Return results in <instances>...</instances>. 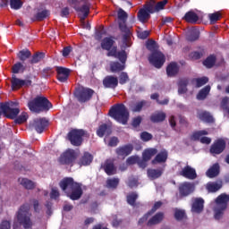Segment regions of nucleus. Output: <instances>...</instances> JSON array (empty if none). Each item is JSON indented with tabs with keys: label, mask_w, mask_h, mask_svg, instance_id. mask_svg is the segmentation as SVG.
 Listing matches in <instances>:
<instances>
[{
	"label": "nucleus",
	"mask_w": 229,
	"mask_h": 229,
	"mask_svg": "<svg viewBox=\"0 0 229 229\" xmlns=\"http://www.w3.org/2000/svg\"><path fill=\"white\" fill-rule=\"evenodd\" d=\"M210 85H207L203 89H201L197 94V99H199V101H203L204 99H207V96L210 94Z\"/></svg>",
	"instance_id": "obj_39"
},
{
	"label": "nucleus",
	"mask_w": 229,
	"mask_h": 229,
	"mask_svg": "<svg viewBox=\"0 0 229 229\" xmlns=\"http://www.w3.org/2000/svg\"><path fill=\"white\" fill-rule=\"evenodd\" d=\"M217 57L215 55H210L203 61V65L207 67V69H212L216 65V62Z\"/></svg>",
	"instance_id": "obj_42"
},
{
	"label": "nucleus",
	"mask_w": 229,
	"mask_h": 229,
	"mask_svg": "<svg viewBox=\"0 0 229 229\" xmlns=\"http://www.w3.org/2000/svg\"><path fill=\"white\" fill-rule=\"evenodd\" d=\"M132 151H133V146L131 144L123 145L115 149L116 155L118 157H123V158H126V157H128L129 155H131Z\"/></svg>",
	"instance_id": "obj_23"
},
{
	"label": "nucleus",
	"mask_w": 229,
	"mask_h": 229,
	"mask_svg": "<svg viewBox=\"0 0 229 229\" xmlns=\"http://www.w3.org/2000/svg\"><path fill=\"white\" fill-rule=\"evenodd\" d=\"M84 1L85 0H67V3L70 6H72V8H73V10H76Z\"/></svg>",
	"instance_id": "obj_57"
},
{
	"label": "nucleus",
	"mask_w": 229,
	"mask_h": 229,
	"mask_svg": "<svg viewBox=\"0 0 229 229\" xmlns=\"http://www.w3.org/2000/svg\"><path fill=\"white\" fill-rule=\"evenodd\" d=\"M226 149V141L223 139H218L213 142L209 148V153L216 157V155H221Z\"/></svg>",
	"instance_id": "obj_12"
},
{
	"label": "nucleus",
	"mask_w": 229,
	"mask_h": 229,
	"mask_svg": "<svg viewBox=\"0 0 229 229\" xmlns=\"http://www.w3.org/2000/svg\"><path fill=\"white\" fill-rule=\"evenodd\" d=\"M117 85H119V79L114 75H107L103 80L105 89H116Z\"/></svg>",
	"instance_id": "obj_21"
},
{
	"label": "nucleus",
	"mask_w": 229,
	"mask_h": 229,
	"mask_svg": "<svg viewBox=\"0 0 229 229\" xmlns=\"http://www.w3.org/2000/svg\"><path fill=\"white\" fill-rule=\"evenodd\" d=\"M28 121V113H21L18 117L16 116L14 123L15 124H23Z\"/></svg>",
	"instance_id": "obj_52"
},
{
	"label": "nucleus",
	"mask_w": 229,
	"mask_h": 229,
	"mask_svg": "<svg viewBox=\"0 0 229 229\" xmlns=\"http://www.w3.org/2000/svg\"><path fill=\"white\" fill-rule=\"evenodd\" d=\"M128 205H131V207H135V203L137 199H139V194L137 192H131L126 197Z\"/></svg>",
	"instance_id": "obj_48"
},
{
	"label": "nucleus",
	"mask_w": 229,
	"mask_h": 229,
	"mask_svg": "<svg viewBox=\"0 0 229 229\" xmlns=\"http://www.w3.org/2000/svg\"><path fill=\"white\" fill-rule=\"evenodd\" d=\"M151 104L147 100H140L130 106L131 112H142L143 106H150Z\"/></svg>",
	"instance_id": "obj_29"
},
{
	"label": "nucleus",
	"mask_w": 229,
	"mask_h": 229,
	"mask_svg": "<svg viewBox=\"0 0 229 229\" xmlns=\"http://www.w3.org/2000/svg\"><path fill=\"white\" fill-rule=\"evenodd\" d=\"M229 195L225 193L220 194L216 199V208L214 209L215 212V219L219 220L223 217V214H225V210H226L228 207Z\"/></svg>",
	"instance_id": "obj_7"
},
{
	"label": "nucleus",
	"mask_w": 229,
	"mask_h": 229,
	"mask_svg": "<svg viewBox=\"0 0 229 229\" xmlns=\"http://www.w3.org/2000/svg\"><path fill=\"white\" fill-rule=\"evenodd\" d=\"M179 71H180V68H178V64L174 62L170 63L166 67V74L167 76H169V78H173V76H176Z\"/></svg>",
	"instance_id": "obj_34"
},
{
	"label": "nucleus",
	"mask_w": 229,
	"mask_h": 229,
	"mask_svg": "<svg viewBox=\"0 0 229 229\" xmlns=\"http://www.w3.org/2000/svg\"><path fill=\"white\" fill-rule=\"evenodd\" d=\"M30 112L40 114V112H49L50 108H53V104L46 97H36L33 100L28 103Z\"/></svg>",
	"instance_id": "obj_5"
},
{
	"label": "nucleus",
	"mask_w": 229,
	"mask_h": 229,
	"mask_svg": "<svg viewBox=\"0 0 229 229\" xmlns=\"http://www.w3.org/2000/svg\"><path fill=\"white\" fill-rule=\"evenodd\" d=\"M140 139L143 140V142H148V140L153 139V135L148 131H143L140 133Z\"/></svg>",
	"instance_id": "obj_60"
},
{
	"label": "nucleus",
	"mask_w": 229,
	"mask_h": 229,
	"mask_svg": "<svg viewBox=\"0 0 229 229\" xmlns=\"http://www.w3.org/2000/svg\"><path fill=\"white\" fill-rule=\"evenodd\" d=\"M51 74H53V68L47 67V68L43 69V71H42L43 78H49V76H51Z\"/></svg>",
	"instance_id": "obj_61"
},
{
	"label": "nucleus",
	"mask_w": 229,
	"mask_h": 229,
	"mask_svg": "<svg viewBox=\"0 0 229 229\" xmlns=\"http://www.w3.org/2000/svg\"><path fill=\"white\" fill-rule=\"evenodd\" d=\"M106 56H114V58H118V60L121 62H111V72H121V71H124L126 68V60H128L126 50L117 52V47H114L111 51L107 52Z\"/></svg>",
	"instance_id": "obj_4"
},
{
	"label": "nucleus",
	"mask_w": 229,
	"mask_h": 229,
	"mask_svg": "<svg viewBox=\"0 0 229 229\" xmlns=\"http://www.w3.org/2000/svg\"><path fill=\"white\" fill-rule=\"evenodd\" d=\"M162 221H164V213L157 212L148 221L147 226H155L156 225H160Z\"/></svg>",
	"instance_id": "obj_27"
},
{
	"label": "nucleus",
	"mask_w": 229,
	"mask_h": 229,
	"mask_svg": "<svg viewBox=\"0 0 229 229\" xmlns=\"http://www.w3.org/2000/svg\"><path fill=\"white\" fill-rule=\"evenodd\" d=\"M158 153V150L157 148H148L145 149L143 154H142V158L145 162H149V159L152 157H155Z\"/></svg>",
	"instance_id": "obj_41"
},
{
	"label": "nucleus",
	"mask_w": 229,
	"mask_h": 229,
	"mask_svg": "<svg viewBox=\"0 0 229 229\" xmlns=\"http://www.w3.org/2000/svg\"><path fill=\"white\" fill-rule=\"evenodd\" d=\"M45 54L42 52H38L32 55V58L29 61V63L31 65H34V64H38V62H41L44 58Z\"/></svg>",
	"instance_id": "obj_47"
},
{
	"label": "nucleus",
	"mask_w": 229,
	"mask_h": 229,
	"mask_svg": "<svg viewBox=\"0 0 229 229\" xmlns=\"http://www.w3.org/2000/svg\"><path fill=\"white\" fill-rule=\"evenodd\" d=\"M56 79L60 83H67L69 76H71V69L65 68L64 66L55 67Z\"/></svg>",
	"instance_id": "obj_15"
},
{
	"label": "nucleus",
	"mask_w": 229,
	"mask_h": 229,
	"mask_svg": "<svg viewBox=\"0 0 229 229\" xmlns=\"http://www.w3.org/2000/svg\"><path fill=\"white\" fill-rule=\"evenodd\" d=\"M189 78L180 79L178 81V94H186L187 86L189 85Z\"/></svg>",
	"instance_id": "obj_37"
},
{
	"label": "nucleus",
	"mask_w": 229,
	"mask_h": 229,
	"mask_svg": "<svg viewBox=\"0 0 229 229\" xmlns=\"http://www.w3.org/2000/svg\"><path fill=\"white\" fill-rule=\"evenodd\" d=\"M195 81L197 89H199L200 87H203V85L208 83V77L197 78L195 79Z\"/></svg>",
	"instance_id": "obj_55"
},
{
	"label": "nucleus",
	"mask_w": 229,
	"mask_h": 229,
	"mask_svg": "<svg viewBox=\"0 0 229 229\" xmlns=\"http://www.w3.org/2000/svg\"><path fill=\"white\" fill-rule=\"evenodd\" d=\"M180 176L187 178V180H196L198 178V174L196 169L192 168L191 165H187L182 171L179 172Z\"/></svg>",
	"instance_id": "obj_18"
},
{
	"label": "nucleus",
	"mask_w": 229,
	"mask_h": 229,
	"mask_svg": "<svg viewBox=\"0 0 229 229\" xmlns=\"http://www.w3.org/2000/svg\"><path fill=\"white\" fill-rule=\"evenodd\" d=\"M94 157L89 152L84 153V155L81 157V158L79 161V165H90L92 164V160Z\"/></svg>",
	"instance_id": "obj_40"
},
{
	"label": "nucleus",
	"mask_w": 229,
	"mask_h": 229,
	"mask_svg": "<svg viewBox=\"0 0 229 229\" xmlns=\"http://www.w3.org/2000/svg\"><path fill=\"white\" fill-rule=\"evenodd\" d=\"M112 134V127L106 123H103L98 126L97 130L98 137L103 138L105 135H111Z\"/></svg>",
	"instance_id": "obj_26"
},
{
	"label": "nucleus",
	"mask_w": 229,
	"mask_h": 229,
	"mask_svg": "<svg viewBox=\"0 0 229 229\" xmlns=\"http://www.w3.org/2000/svg\"><path fill=\"white\" fill-rule=\"evenodd\" d=\"M108 115L120 124L126 125L128 124V121H130V111H128V107L124 104L114 105L109 109Z\"/></svg>",
	"instance_id": "obj_3"
},
{
	"label": "nucleus",
	"mask_w": 229,
	"mask_h": 229,
	"mask_svg": "<svg viewBox=\"0 0 229 229\" xmlns=\"http://www.w3.org/2000/svg\"><path fill=\"white\" fill-rule=\"evenodd\" d=\"M50 198H51V199H58V198H60V191H58V190L53 188L50 192Z\"/></svg>",
	"instance_id": "obj_63"
},
{
	"label": "nucleus",
	"mask_w": 229,
	"mask_h": 229,
	"mask_svg": "<svg viewBox=\"0 0 229 229\" xmlns=\"http://www.w3.org/2000/svg\"><path fill=\"white\" fill-rule=\"evenodd\" d=\"M167 115L162 111H157L150 115V121L154 123H164Z\"/></svg>",
	"instance_id": "obj_28"
},
{
	"label": "nucleus",
	"mask_w": 229,
	"mask_h": 229,
	"mask_svg": "<svg viewBox=\"0 0 229 229\" xmlns=\"http://www.w3.org/2000/svg\"><path fill=\"white\" fill-rule=\"evenodd\" d=\"M203 135H208V131L203 130V131H194L190 139L191 140H200L201 137H203Z\"/></svg>",
	"instance_id": "obj_49"
},
{
	"label": "nucleus",
	"mask_w": 229,
	"mask_h": 229,
	"mask_svg": "<svg viewBox=\"0 0 229 229\" xmlns=\"http://www.w3.org/2000/svg\"><path fill=\"white\" fill-rule=\"evenodd\" d=\"M49 15H50V13L48 10L39 11L31 18V21L32 22H37V21L40 22L44 21V19H47Z\"/></svg>",
	"instance_id": "obj_33"
},
{
	"label": "nucleus",
	"mask_w": 229,
	"mask_h": 229,
	"mask_svg": "<svg viewBox=\"0 0 229 229\" xmlns=\"http://www.w3.org/2000/svg\"><path fill=\"white\" fill-rule=\"evenodd\" d=\"M2 113L7 119H16L19 115L21 110L19 108H12L10 107L9 103L2 104L1 105Z\"/></svg>",
	"instance_id": "obj_13"
},
{
	"label": "nucleus",
	"mask_w": 229,
	"mask_h": 229,
	"mask_svg": "<svg viewBox=\"0 0 229 229\" xmlns=\"http://www.w3.org/2000/svg\"><path fill=\"white\" fill-rule=\"evenodd\" d=\"M168 3V0H163L160 1L157 4V1L155 0H150L148 1V11L151 13H157L160 12V10H164L165 8V4Z\"/></svg>",
	"instance_id": "obj_22"
},
{
	"label": "nucleus",
	"mask_w": 229,
	"mask_h": 229,
	"mask_svg": "<svg viewBox=\"0 0 229 229\" xmlns=\"http://www.w3.org/2000/svg\"><path fill=\"white\" fill-rule=\"evenodd\" d=\"M96 91L90 88L79 87L75 89L74 97L79 103H89L92 99Z\"/></svg>",
	"instance_id": "obj_8"
},
{
	"label": "nucleus",
	"mask_w": 229,
	"mask_h": 229,
	"mask_svg": "<svg viewBox=\"0 0 229 229\" xmlns=\"http://www.w3.org/2000/svg\"><path fill=\"white\" fill-rule=\"evenodd\" d=\"M26 71V66H24L21 62L16 63L12 67V72L13 74H19V72H24Z\"/></svg>",
	"instance_id": "obj_50"
},
{
	"label": "nucleus",
	"mask_w": 229,
	"mask_h": 229,
	"mask_svg": "<svg viewBox=\"0 0 229 229\" xmlns=\"http://www.w3.org/2000/svg\"><path fill=\"white\" fill-rule=\"evenodd\" d=\"M12 228V225L8 220H4L0 224V229H10Z\"/></svg>",
	"instance_id": "obj_64"
},
{
	"label": "nucleus",
	"mask_w": 229,
	"mask_h": 229,
	"mask_svg": "<svg viewBox=\"0 0 229 229\" xmlns=\"http://www.w3.org/2000/svg\"><path fill=\"white\" fill-rule=\"evenodd\" d=\"M75 11L83 13L82 19H87V17H89V13H90V5L85 3L82 6H79V8L75 9Z\"/></svg>",
	"instance_id": "obj_44"
},
{
	"label": "nucleus",
	"mask_w": 229,
	"mask_h": 229,
	"mask_svg": "<svg viewBox=\"0 0 229 229\" xmlns=\"http://www.w3.org/2000/svg\"><path fill=\"white\" fill-rule=\"evenodd\" d=\"M168 157L169 153L167 152V150L163 149L157 154L155 158L151 161V164L153 165H157V164H165V162H167Z\"/></svg>",
	"instance_id": "obj_24"
},
{
	"label": "nucleus",
	"mask_w": 229,
	"mask_h": 229,
	"mask_svg": "<svg viewBox=\"0 0 229 229\" xmlns=\"http://www.w3.org/2000/svg\"><path fill=\"white\" fill-rule=\"evenodd\" d=\"M118 17V28L123 33V42H128L130 37H131V31L128 25L126 24L128 21V13L124 11L123 8H119L117 11Z\"/></svg>",
	"instance_id": "obj_6"
},
{
	"label": "nucleus",
	"mask_w": 229,
	"mask_h": 229,
	"mask_svg": "<svg viewBox=\"0 0 229 229\" xmlns=\"http://www.w3.org/2000/svg\"><path fill=\"white\" fill-rule=\"evenodd\" d=\"M147 174H148V178H150L151 180H157V178H160V176H162V174H164V168L148 169L147 171Z\"/></svg>",
	"instance_id": "obj_38"
},
{
	"label": "nucleus",
	"mask_w": 229,
	"mask_h": 229,
	"mask_svg": "<svg viewBox=\"0 0 229 229\" xmlns=\"http://www.w3.org/2000/svg\"><path fill=\"white\" fill-rule=\"evenodd\" d=\"M47 126H49V121L46 118H38L34 120L33 128L37 133H43Z\"/></svg>",
	"instance_id": "obj_19"
},
{
	"label": "nucleus",
	"mask_w": 229,
	"mask_h": 229,
	"mask_svg": "<svg viewBox=\"0 0 229 229\" xmlns=\"http://www.w3.org/2000/svg\"><path fill=\"white\" fill-rule=\"evenodd\" d=\"M102 169L107 176H114V174H117V167H115V165L114 164V159H106L102 165Z\"/></svg>",
	"instance_id": "obj_20"
},
{
	"label": "nucleus",
	"mask_w": 229,
	"mask_h": 229,
	"mask_svg": "<svg viewBox=\"0 0 229 229\" xmlns=\"http://www.w3.org/2000/svg\"><path fill=\"white\" fill-rule=\"evenodd\" d=\"M83 137H85V130L72 129L67 134V140L71 142L72 146L80 147L83 144Z\"/></svg>",
	"instance_id": "obj_9"
},
{
	"label": "nucleus",
	"mask_w": 229,
	"mask_h": 229,
	"mask_svg": "<svg viewBox=\"0 0 229 229\" xmlns=\"http://www.w3.org/2000/svg\"><path fill=\"white\" fill-rule=\"evenodd\" d=\"M10 6L13 10H21L22 8V1L10 0Z\"/></svg>",
	"instance_id": "obj_54"
},
{
	"label": "nucleus",
	"mask_w": 229,
	"mask_h": 229,
	"mask_svg": "<svg viewBox=\"0 0 229 229\" xmlns=\"http://www.w3.org/2000/svg\"><path fill=\"white\" fill-rule=\"evenodd\" d=\"M199 39V30L197 29H191L186 34V40L188 42H196Z\"/></svg>",
	"instance_id": "obj_36"
},
{
	"label": "nucleus",
	"mask_w": 229,
	"mask_h": 229,
	"mask_svg": "<svg viewBox=\"0 0 229 229\" xmlns=\"http://www.w3.org/2000/svg\"><path fill=\"white\" fill-rule=\"evenodd\" d=\"M140 123H142V117L137 116L132 119L131 125L133 126V128H139V126H140Z\"/></svg>",
	"instance_id": "obj_62"
},
{
	"label": "nucleus",
	"mask_w": 229,
	"mask_h": 229,
	"mask_svg": "<svg viewBox=\"0 0 229 229\" xmlns=\"http://www.w3.org/2000/svg\"><path fill=\"white\" fill-rule=\"evenodd\" d=\"M222 187L223 183L221 182H208L207 184V191H208L209 192H217V191H219Z\"/></svg>",
	"instance_id": "obj_45"
},
{
	"label": "nucleus",
	"mask_w": 229,
	"mask_h": 229,
	"mask_svg": "<svg viewBox=\"0 0 229 229\" xmlns=\"http://www.w3.org/2000/svg\"><path fill=\"white\" fill-rule=\"evenodd\" d=\"M149 3L147 2L145 4V5L143 6V8L140 9L138 12V21H140V22H148V21H149V19H151V13H151V11H149Z\"/></svg>",
	"instance_id": "obj_16"
},
{
	"label": "nucleus",
	"mask_w": 229,
	"mask_h": 229,
	"mask_svg": "<svg viewBox=\"0 0 229 229\" xmlns=\"http://www.w3.org/2000/svg\"><path fill=\"white\" fill-rule=\"evenodd\" d=\"M31 208L29 203L22 204L16 212V219L19 225L24 229H33V220L31 219Z\"/></svg>",
	"instance_id": "obj_2"
},
{
	"label": "nucleus",
	"mask_w": 229,
	"mask_h": 229,
	"mask_svg": "<svg viewBox=\"0 0 229 229\" xmlns=\"http://www.w3.org/2000/svg\"><path fill=\"white\" fill-rule=\"evenodd\" d=\"M32 83L33 81H31V80H21L15 75H13L11 80L13 90H19V89H22V87H31Z\"/></svg>",
	"instance_id": "obj_14"
},
{
	"label": "nucleus",
	"mask_w": 229,
	"mask_h": 229,
	"mask_svg": "<svg viewBox=\"0 0 229 229\" xmlns=\"http://www.w3.org/2000/svg\"><path fill=\"white\" fill-rule=\"evenodd\" d=\"M160 98V95L158 93H153L150 96L151 99H155L158 105H168L169 104V98H165L164 100L160 101L158 99Z\"/></svg>",
	"instance_id": "obj_53"
},
{
	"label": "nucleus",
	"mask_w": 229,
	"mask_h": 229,
	"mask_svg": "<svg viewBox=\"0 0 229 229\" xmlns=\"http://www.w3.org/2000/svg\"><path fill=\"white\" fill-rule=\"evenodd\" d=\"M148 62L156 67V69H162L164 64H165V55L162 52H153L148 56Z\"/></svg>",
	"instance_id": "obj_10"
},
{
	"label": "nucleus",
	"mask_w": 229,
	"mask_h": 229,
	"mask_svg": "<svg viewBox=\"0 0 229 229\" xmlns=\"http://www.w3.org/2000/svg\"><path fill=\"white\" fill-rule=\"evenodd\" d=\"M114 44H115V41H114L112 38H104L101 41L100 46L102 49L110 53V51L114 49Z\"/></svg>",
	"instance_id": "obj_31"
},
{
	"label": "nucleus",
	"mask_w": 229,
	"mask_h": 229,
	"mask_svg": "<svg viewBox=\"0 0 229 229\" xmlns=\"http://www.w3.org/2000/svg\"><path fill=\"white\" fill-rule=\"evenodd\" d=\"M174 218L176 221H182L185 218V211L182 209H176L174 212Z\"/></svg>",
	"instance_id": "obj_59"
},
{
	"label": "nucleus",
	"mask_w": 229,
	"mask_h": 229,
	"mask_svg": "<svg viewBox=\"0 0 229 229\" xmlns=\"http://www.w3.org/2000/svg\"><path fill=\"white\" fill-rule=\"evenodd\" d=\"M208 17H209V21L211 23L217 22V21H219V19H221V13L216 12L214 13H210L208 15Z\"/></svg>",
	"instance_id": "obj_58"
},
{
	"label": "nucleus",
	"mask_w": 229,
	"mask_h": 229,
	"mask_svg": "<svg viewBox=\"0 0 229 229\" xmlns=\"http://www.w3.org/2000/svg\"><path fill=\"white\" fill-rule=\"evenodd\" d=\"M196 189V186H194V183L184 182L179 186V193L183 198L190 196V194H192Z\"/></svg>",
	"instance_id": "obj_17"
},
{
	"label": "nucleus",
	"mask_w": 229,
	"mask_h": 229,
	"mask_svg": "<svg viewBox=\"0 0 229 229\" xmlns=\"http://www.w3.org/2000/svg\"><path fill=\"white\" fill-rule=\"evenodd\" d=\"M183 21L189 22L190 24H197L198 21H199V16L194 11H189L182 17Z\"/></svg>",
	"instance_id": "obj_25"
},
{
	"label": "nucleus",
	"mask_w": 229,
	"mask_h": 229,
	"mask_svg": "<svg viewBox=\"0 0 229 229\" xmlns=\"http://www.w3.org/2000/svg\"><path fill=\"white\" fill-rule=\"evenodd\" d=\"M220 166L217 163L214 164L212 166L208 168L206 172L208 178H216V176H219Z\"/></svg>",
	"instance_id": "obj_35"
},
{
	"label": "nucleus",
	"mask_w": 229,
	"mask_h": 229,
	"mask_svg": "<svg viewBox=\"0 0 229 229\" xmlns=\"http://www.w3.org/2000/svg\"><path fill=\"white\" fill-rule=\"evenodd\" d=\"M18 182L27 191H33V189H35V187H37V184L35 183V182H33L28 178H19Z\"/></svg>",
	"instance_id": "obj_30"
},
{
	"label": "nucleus",
	"mask_w": 229,
	"mask_h": 229,
	"mask_svg": "<svg viewBox=\"0 0 229 229\" xmlns=\"http://www.w3.org/2000/svg\"><path fill=\"white\" fill-rule=\"evenodd\" d=\"M128 81H130V77L128 76V73L126 72H122L119 77L120 85H125V83H128Z\"/></svg>",
	"instance_id": "obj_56"
},
{
	"label": "nucleus",
	"mask_w": 229,
	"mask_h": 229,
	"mask_svg": "<svg viewBox=\"0 0 229 229\" xmlns=\"http://www.w3.org/2000/svg\"><path fill=\"white\" fill-rule=\"evenodd\" d=\"M17 56L21 62H26L28 58H31V51H30L29 49L21 50L17 54Z\"/></svg>",
	"instance_id": "obj_46"
},
{
	"label": "nucleus",
	"mask_w": 229,
	"mask_h": 229,
	"mask_svg": "<svg viewBox=\"0 0 229 229\" xmlns=\"http://www.w3.org/2000/svg\"><path fill=\"white\" fill-rule=\"evenodd\" d=\"M119 186V178H112L106 180V187L108 189H115Z\"/></svg>",
	"instance_id": "obj_51"
},
{
	"label": "nucleus",
	"mask_w": 229,
	"mask_h": 229,
	"mask_svg": "<svg viewBox=\"0 0 229 229\" xmlns=\"http://www.w3.org/2000/svg\"><path fill=\"white\" fill-rule=\"evenodd\" d=\"M76 160V153L72 149H67L58 158L61 165H72Z\"/></svg>",
	"instance_id": "obj_11"
},
{
	"label": "nucleus",
	"mask_w": 229,
	"mask_h": 229,
	"mask_svg": "<svg viewBox=\"0 0 229 229\" xmlns=\"http://www.w3.org/2000/svg\"><path fill=\"white\" fill-rule=\"evenodd\" d=\"M203 205H205V200L201 198H197L192 203V210L197 214H201L203 212Z\"/></svg>",
	"instance_id": "obj_32"
},
{
	"label": "nucleus",
	"mask_w": 229,
	"mask_h": 229,
	"mask_svg": "<svg viewBox=\"0 0 229 229\" xmlns=\"http://www.w3.org/2000/svg\"><path fill=\"white\" fill-rule=\"evenodd\" d=\"M59 187L72 201H78L83 196V188L81 182H76L72 177H64L59 182Z\"/></svg>",
	"instance_id": "obj_1"
},
{
	"label": "nucleus",
	"mask_w": 229,
	"mask_h": 229,
	"mask_svg": "<svg viewBox=\"0 0 229 229\" xmlns=\"http://www.w3.org/2000/svg\"><path fill=\"white\" fill-rule=\"evenodd\" d=\"M198 117L200 119V121H204L205 123H214V116H212L210 113L207 111L199 113Z\"/></svg>",
	"instance_id": "obj_43"
}]
</instances>
